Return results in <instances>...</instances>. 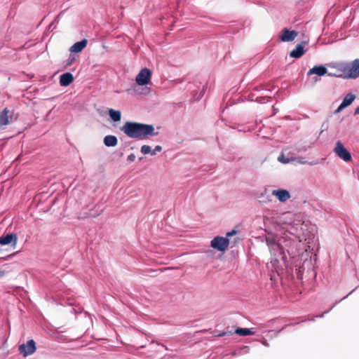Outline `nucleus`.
Returning <instances> with one entry per match:
<instances>
[{"instance_id":"f257e3e1","label":"nucleus","mask_w":359,"mask_h":359,"mask_svg":"<svg viewBox=\"0 0 359 359\" xmlns=\"http://www.w3.org/2000/svg\"><path fill=\"white\" fill-rule=\"evenodd\" d=\"M121 130L128 137L139 140H144L149 135L154 136L158 134L154 132L155 129L152 125L130 121H127Z\"/></svg>"},{"instance_id":"f03ea898","label":"nucleus","mask_w":359,"mask_h":359,"mask_svg":"<svg viewBox=\"0 0 359 359\" xmlns=\"http://www.w3.org/2000/svg\"><path fill=\"white\" fill-rule=\"evenodd\" d=\"M330 67L334 69L335 72L333 73H330V76H334L337 77H342L344 79H350L348 76L349 74V63L348 62H338L334 63L330 65Z\"/></svg>"},{"instance_id":"7ed1b4c3","label":"nucleus","mask_w":359,"mask_h":359,"mask_svg":"<svg viewBox=\"0 0 359 359\" xmlns=\"http://www.w3.org/2000/svg\"><path fill=\"white\" fill-rule=\"evenodd\" d=\"M334 152L339 158L345 162H350L352 160L351 153L344 147L340 141L336 142Z\"/></svg>"},{"instance_id":"20e7f679","label":"nucleus","mask_w":359,"mask_h":359,"mask_svg":"<svg viewBox=\"0 0 359 359\" xmlns=\"http://www.w3.org/2000/svg\"><path fill=\"white\" fill-rule=\"evenodd\" d=\"M151 72L148 68L142 69L136 76L135 82L139 86H144L150 83Z\"/></svg>"},{"instance_id":"39448f33","label":"nucleus","mask_w":359,"mask_h":359,"mask_svg":"<svg viewBox=\"0 0 359 359\" xmlns=\"http://www.w3.org/2000/svg\"><path fill=\"white\" fill-rule=\"evenodd\" d=\"M229 241L226 238L217 236L211 241V247L221 252H224L229 246Z\"/></svg>"},{"instance_id":"423d86ee","label":"nucleus","mask_w":359,"mask_h":359,"mask_svg":"<svg viewBox=\"0 0 359 359\" xmlns=\"http://www.w3.org/2000/svg\"><path fill=\"white\" fill-rule=\"evenodd\" d=\"M19 352L24 356L27 357L29 355L33 354L36 350V343L34 340L30 339L27 344H22L19 346L18 348Z\"/></svg>"},{"instance_id":"0eeeda50","label":"nucleus","mask_w":359,"mask_h":359,"mask_svg":"<svg viewBox=\"0 0 359 359\" xmlns=\"http://www.w3.org/2000/svg\"><path fill=\"white\" fill-rule=\"evenodd\" d=\"M349 63V74L348 76L350 79H356L359 76V59H355Z\"/></svg>"},{"instance_id":"6e6552de","label":"nucleus","mask_w":359,"mask_h":359,"mask_svg":"<svg viewBox=\"0 0 359 359\" xmlns=\"http://www.w3.org/2000/svg\"><path fill=\"white\" fill-rule=\"evenodd\" d=\"M297 35V32L294 30L290 31L288 29L285 28L282 31V34L280 36V39L284 42L292 41L296 38Z\"/></svg>"},{"instance_id":"1a4fd4ad","label":"nucleus","mask_w":359,"mask_h":359,"mask_svg":"<svg viewBox=\"0 0 359 359\" xmlns=\"http://www.w3.org/2000/svg\"><path fill=\"white\" fill-rule=\"evenodd\" d=\"M18 237L14 233H8L0 237V245H5L12 243L15 247L17 244Z\"/></svg>"},{"instance_id":"9d476101","label":"nucleus","mask_w":359,"mask_h":359,"mask_svg":"<svg viewBox=\"0 0 359 359\" xmlns=\"http://www.w3.org/2000/svg\"><path fill=\"white\" fill-rule=\"evenodd\" d=\"M305 43H306L305 42H302V43H299L296 46V48L290 53V56L291 57H294V58L301 57L305 53V51H304Z\"/></svg>"},{"instance_id":"9b49d317","label":"nucleus","mask_w":359,"mask_h":359,"mask_svg":"<svg viewBox=\"0 0 359 359\" xmlns=\"http://www.w3.org/2000/svg\"><path fill=\"white\" fill-rule=\"evenodd\" d=\"M272 194L276 196L280 202H285L290 198V194L287 190H273Z\"/></svg>"},{"instance_id":"f8f14e48","label":"nucleus","mask_w":359,"mask_h":359,"mask_svg":"<svg viewBox=\"0 0 359 359\" xmlns=\"http://www.w3.org/2000/svg\"><path fill=\"white\" fill-rule=\"evenodd\" d=\"M355 97V95L351 93L347 94L341 104L339 106L338 109L336 110V112H339L346 107L349 106L353 102Z\"/></svg>"},{"instance_id":"ddd939ff","label":"nucleus","mask_w":359,"mask_h":359,"mask_svg":"<svg viewBox=\"0 0 359 359\" xmlns=\"http://www.w3.org/2000/svg\"><path fill=\"white\" fill-rule=\"evenodd\" d=\"M10 111L8 108L4 109L0 114V129H4V127L10 123L9 114Z\"/></svg>"},{"instance_id":"4468645a","label":"nucleus","mask_w":359,"mask_h":359,"mask_svg":"<svg viewBox=\"0 0 359 359\" xmlns=\"http://www.w3.org/2000/svg\"><path fill=\"white\" fill-rule=\"evenodd\" d=\"M327 73V69L323 65H316L311 68L308 72V75L317 74L318 76H322Z\"/></svg>"},{"instance_id":"2eb2a0df","label":"nucleus","mask_w":359,"mask_h":359,"mask_svg":"<svg viewBox=\"0 0 359 359\" xmlns=\"http://www.w3.org/2000/svg\"><path fill=\"white\" fill-rule=\"evenodd\" d=\"M74 81V76L71 73L62 74L60 77V84L62 86H68Z\"/></svg>"},{"instance_id":"dca6fc26","label":"nucleus","mask_w":359,"mask_h":359,"mask_svg":"<svg viewBox=\"0 0 359 359\" xmlns=\"http://www.w3.org/2000/svg\"><path fill=\"white\" fill-rule=\"evenodd\" d=\"M87 43V39H83L81 41L75 43L72 46H71L69 50L72 53L81 52L86 46Z\"/></svg>"},{"instance_id":"f3484780","label":"nucleus","mask_w":359,"mask_h":359,"mask_svg":"<svg viewBox=\"0 0 359 359\" xmlns=\"http://www.w3.org/2000/svg\"><path fill=\"white\" fill-rule=\"evenodd\" d=\"M104 144L107 147H115L118 144V140L114 135H107L104 138Z\"/></svg>"},{"instance_id":"a211bd4d","label":"nucleus","mask_w":359,"mask_h":359,"mask_svg":"<svg viewBox=\"0 0 359 359\" xmlns=\"http://www.w3.org/2000/svg\"><path fill=\"white\" fill-rule=\"evenodd\" d=\"M109 115L110 118L114 121H116V122L119 121L121 118V111L118 110H114L113 109H110L109 110Z\"/></svg>"},{"instance_id":"6ab92c4d","label":"nucleus","mask_w":359,"mask_h":359,"mask_svg":"<svg viewBox=\"0 0 359 359\" xmlns=\"http://www.w3.org/2000/svg\"><path fill=\"white\" fill-rule=\"evenodd\" d=\"M235 333L236 334L241 335V336H247V335H253L255 334V332H252L250 329L248 328H241L238 327L235 330Z\"/></svg>"},{"instance_id":"aec40b11","label":"nucleus","mask_w":359,"mask_h":359,"mask_svg":"<svg viewBox=\"0 0 359 359\" xmlns=\"http://www.w3.org/2000/svg\"><path fill=\"white\" fill-rule=\"evenodd\" d=\"M141 152L144 154H147L151 153L152 151L151 149V147L149 145H143L141 147Z\"/></svg>"},{"instance_id":"412c9836","label":"nucleus","mask_w":359,"mask_h":359,"mask_svg":"<svg viewBox=\"0 0 359 359\" xmlns=\"http://www.w3.org/2000/svg\"><path fill=\"white\" fill-rule=\"evenodd\" d=\"M162 150V147L159 145L156 146L155 149L152 151L151 155H155L156 151H161Z\"/></svg>"},{"instance_id":"4be33fe9","label":"nucleus","mask_w":359,"mask_h":359,"mask_svg":"<svg viewBox=\"0 0 359 359\" xmlns=\"http://www.w3.org/2000/svg\"><path fill=\"white\" fill-rule=\"evenodd\" d=\"M128 161L130 162H133L135 160V155L134 154H131L128 156Z\"/></svg>"},{"instance_id":"5701e85b","label":"nucleus","mask_w":359,"mask_h":359,"mask_svg":"<svg viewBox=\"0 0 359 359\" xmlns=\"http://www.w3.org/2000/svg\"><path fill=\"white\" fill-rule=\"evenodd\" d=\"M278 161L284 163H288V161L283 156L278 157Z\"/></svg>"},{"instance_id":"b1692460","label":"nucleus","mask_w":359,"mask_h":359,"mask_svg":"<svg viewBox=\"0 0 359 359\" xmlns=\"http://www.w3.org/2000/svg\"><path fill=\"white\" fill-rule=\"evenodd\" d=\"M267 241V243H268V245H278L275 243V241H274L273 240H268V239H267V241Z\"/></svg>"},{"instance_id":"393cba45","label":"nucleus","mask_w":359,"mask_h":359,"mask_svg":"<svg viewBox=\"0 0 359 359\" xmlns=\"http://www.w3.org/2000/svg\"><path fill=\"white\" fill-rule=\"evenodd\" d=\"M236 233V231L235 230H232L231 231H229L226 233V236H231Z\"/></svg>"},{"instance_id":"a878e982","label":"nucleus","mask_w":359,"mask_h":359,"mask_svg":"<svg viewBox=\"0 0 359 359\" xmlns=\"http://www.w3.org/2000/svg\"><path fill=\"white\" fill-rule=\"evenodd\" d=\"M262 344L266 346H269V344L267 343V341L266 340L263 341H262Z\"/></svg>"},{"instance_id":"bb28decb","label":"nucleus","mask_w":359,"mask_h":359,"mask_svg":"<svg viewBox=\"0 0 359 359\" xmlns=\"http://www.w3.org/2000/svg\"><path fill=\"white\" fill-rule=\"evenodd\" d=\"M355 114H359V107L355 109Z\"/></svg>"},{"instance_id":"cd10ccee","label":"nucleus","mask_w":359,"mask_h":359,"mask_svg":"<svg viewBox=\"0 0 359 359\" xmlns=\"http://www.w3.org/2000/svg\"><path fill=\"white\" fill-rule=\"evenodd\" d=\"M225 334V333H221L219 336L222 337Z\"/></svg>"},{"instance_id":"c85d7f7f","label":"nucleus","mask_w":359,"mask_h":359,"mask_svg":"<svg viewBox=\"0 0 359 359\" xmlns=\"http://www.w3.org/2000/svg\"><path fill=\"white\" fill-rule=\"evenodd\" d=\"M72 61H73V60H72V61H71V62H69L68 63V65H71V64H72Z\"/></svg>"}]
</instances>
